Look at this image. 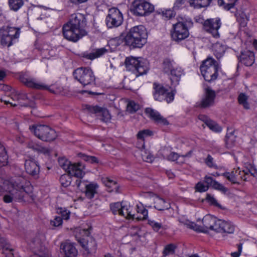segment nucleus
<instances>
[{"label":"nucleus","instance_id":"obj_22","mask_svg":"<svg viewBox=\"0 0 257 257\" xmlns=\"http://www.w3.org/2000/svg\"><path fill=\"white\" fill-rule=\"evenodd\" d=\"M27 147L38 153L48 155L50 152L49 149L44 147L34 141H30L27 143Z\"/></svg>","mask_w":257,"mask_h":257},{"label":"nucleus","instance_id":"obj_14","mask_svg":"<svg viewBox=\"0 0 257 257\" xmlns=\"http://www.w3.org/2000/svg\"><path fill=\"white\" fill-rule=\"evenodd\" d=\"M20 80L23 84L29 88L38 90L49 89V87L47 85L41 82L37 81L33 78L21 76Z\"/></svg>","mask_w":257,"mask_h":257},{"label":"nucleus","instance_id":"obj_29","mask_svg":"<svg viewBox=\"0 0 257 257\" xmlns=\"http://www.w3.org/2000/svg\"><path fill=\"white\" fill-rule=\"evenodd\" d=\"M0 35L1 36V44L3 46L8 47L12 45V42L14 39L9 36L7 32H5L3 29L0 30Z\"/></svg>","mask_w":257,"mask_h":257},{"label":"nucleus","instance_id":"obj_9","mask_svg":"<svg viewBox=\"0 0 257 257\" xmlns=\"http://www.w3.org/2000/svg\"><path fill=\"white\" fill-rule=\"evenodd\" d=\"M154 10V6L145 0H135L132 4L131 11L138 16L150 14Z\"/></svg>","mask_w":257,"mask_h":257},{"label":"nucleus","instance_id":"obj_28","mask_svg":"<svg viewBox=\"0 0 257 257\" xmlns=\"http://www.w3.org/2000/svg\"><path fill=\"white\" fill-rule=\"evenodd\" d=\"M103 183L107 187L108 192H119V187L115 181L108 178H105L103 180Z\"/></svg>","mask_w":257,"mask_h":257},{"label":"nucleus","instance_id":"obj_52","mask_svg":"<svg viewBox=\"0 0 257 257\" xmlns=\"http://www.w3.org/2000/svg\"><path fill=\"white\" fill-rule=\"evenodd\" d=\"M148 224L151 226L153 230L155 231H158L162 227L161 223L156 222L154 220H149Z\"/></svg>","mask_w":257,"mask_h":257},{"label":"nucleus","instance_id":"obj_12","mask_svg":"<svg viewBox=\"0 0 257 257\" xmlns=\"http://www.w3.org/2000/svg\"><path fill=\"white\" fill-rule=\"evenodd\" d=\"M173 32L171 34L173 40L179 42L189 36V32L186 25L182 22H178L173 25Z\"/></svg>","mask_w":257,"mask_h":257},{"label":"nucleus","instance_id":"obj_25","mask_svg":"<svg viewBox=\"0 0 257 257\" xmlns=\"http://www.w3.org/2000/svg\"><path fill=\"white\" fill-rule=\"evenodd\" d=\"M192 152L190 151L185 155H179L175 152H171L167 157V159L170 161H176L178 164H183L185 162V157L191 156Z\"/></svg>","mask_w":257,"mask_h":257},{"label":"nucleus","instance_id":"obj_3","mask_svg":"<svg viewBox=\"0 0 257 257\" xmlns=\"http://www.w3.org/2000/svg\"><path fill=\"white\" fill-rule=\"evenodd\" d=\"M147 33L143 25L135 26L131 28L124 38L126 45L134 48H141L146 43Z\"/></svg>","mask_w":257,"mask_h":257},{"label":"nucleus","instance_id":"obj_41","mask_svg":"<svg viewBox=\"0 0 257 257\" xmlns=\"http://www.w3.org/2000/svg\"><path fill=\"white\" fill-rule=\"evenodd\" d=\"M248 96L244 93H240L238 97V101L240 104L242 105L244 108L248 109L250 108L249 104L247 102Z\"/></svg>","mask_w":257,"mask_h":257},{"label":"nucleus","instance_id":"obj_17","mask_svg":"<svg viewBox=\"0 0 257 257\" xmlns=\"http://www.w3.org/2000/svg\"><path fill=\"white\" fill-rule=\"evenodd\" d=\"M145 112L148 116L156 123L164 125L169 124L168 121L157 111L151 108H147Z\"/></svg>","mask_w":257,"mask_h":257},{"label":"nucleus","instance_id":"obj_18","mask_svg":"<svg viewBox=\"0 0 257 257\" xmlns=\"http://www.w3.org/2000/svg\"><path fill=\"white\" fill-rule=\"evenodd\" d=\"M60 250L64 254V257H75L77 254V250L75 247L68 240L61 243Z\"/></svg>","mask_w":257,"mask_h":257},{"label":"nucleus","instance_id":"obj_42","mask_svg":"<svg viewBox=\"0 0 257 257\" xmlns=\"http://www.w3.org/2000/svg\"><path fill=\"white\" fill-rule=\"evenodd\" d=\"M237 0H226V10L230 11L231 13H234L236 15L237 11L235 8V5Z\"/></svg>","mask_w":257,"mask_h":257},{"label":"nucleus","instance_id":"obj_43","mask_svg":"<svg viewBox=\"0 0 257 257\" xmlns=\"http://www.w3.org/2000/svg\"><path fill=\"white\" fill-rule=\"evenodd\" d=\"M139 109V105L134 101L128 102L126 106V110L128 112L132 113L136 112Z\"/></svg>","mask_w":257,"mask_h":257},{"label":"nucleus","instance_id":"obj_46","mask_svg":"<svg viewBox=\"0 0 257 257\" xmlns=\"http://www.w3.org/2000/svg\"><path fill=\"white\" fill-rule=\"evenodd\" d=\"M141 156L142 159L147 162L151 163L154 160V157L150 153L146 150H141Z\"/></svg>","mask_w":257,"mask_h":257},{"label":"nucleus","instance_id":"obj_56","mask_svg":"<svg viewBox=\"0 0 257 257\" xmlns=\"http://www.w3.org/2000/svg\"><path fill=\"white\" fill-rule=\"evenodd\" d=\"M126 211V218L129 219H136V214L133 212V208L129 206L128 208L125 209Z\"/></svg>","mask_w":257,"mask_h":257},{"label":"nucleus","instance_id":"obj_24","mask_svg":"<svg viewBox=\"0 0 257 257\" xmlns=\"http://www.w3.org/2000/svg\"><path fill=\"white\" fill-rule=\"evenodd\" d=\"M198 117L212 131L219 132L222 130V128L215 121L208 118L206 116L201 115Z\"/></svg>","mask_w":257,"mask_h":257},{"label":"nucleus","instance_id":"obj_8","mask_svg":"<svg viewBox=\"0 0 257 257\" xmlns=\"http://www.w3.org/2000/svg\"><path fill=\"white\" fill-rule=\"evenodd\" d=\"M73 75L83 86L95 84V77L92 70L88 68H79L73 72Z\"/></svg>","mask_w":257,"mask_h":257},{"label":"nucleus","instance_id":"obj_30","mask_svg":"<svg viewBox=\"0 0 257 257\" xmlns=\"http://www.w3.org/2000/svg\"><path fill=\"white\" fill-rule=\"evenodd\" d=\"M235 138L233 129L228 128L226 135V146L228 148L231 147L235 142Z\"/></svg>","mask_w":257,"mask_h":257},{"label":"nucleus","instance_id":"obj_47","mask_svg":"<svg viewBox=\"0 0 257 257\" xmlns=\"http://www.w3.org/2000/svg\"><path fill=\"white\" fill-rule=\"evenodd\" d=\"M60 181L63 186L67 187L70 184L71 178L69 174L63 175L60 177Z\"/></svg>","mask_w":257,"mask_h":257},{"label":"nucleus","instance_id":"obj_45","mask_svg":"<svg viewBox=\"0 0 257 257\" xmlns=\"http://www.w3.org/2000/svg\"><path fill=\"white\" fill-rule=\"evenodd\" d=\"M176 246L174 244H169L165 246L163 250V255L166 256L169 254H174L176 249Z\"/></svg>","mask_w":257,"mask_h":257},{"label":"nucleus","instance_id":"obj_62","mask_svg":"<svg viewBox=\"0 0 257 257\" xmlns=\"http://www.w3.org/2000/svg\"><path fill=\"white\" fill-rule=\"evenodd\" d=\"M151 133L152 132L149 130H143L138 133L137 134V138L139 139L143 140L144 139L145 135H150Z\"/></svg>","mask_w":257,"mask_h":257},{"label":"nucleus","instance_id":"obj_49","mask_svg":"<svg viewBox=\"0 0 257 257\" xmlns=\"http://www.w3.org/2000/svg\"><path fill=\"white\" fill-rule=\"evenodd\" d=\"M70 162L65 158H60L58 159V163L59 166L62 168L65 171L68 169L70 165Z\"/></svg>","mask_w":257,"mask_h":257},{"label":"nucleus","instance_id":"obj_23","mask_svg":"<svg viewBox=\"0 0 257 257\" xmlns=\"http://www.w3.org/2000/svg\"><path fill=\"white\" fill-rule=\"evenodd\" d=\"M183 73V71L180 67H176L169 73L170 78L172 85L175 86L178 84L181 76Z\"/></svg>","mask_w":257,"mask_h":257},{"label":"nucleus","instance_id":"obj_39","mask_svg":"<svg viewBox=\"0 0 257 257\" xmlns=\"http://www.w3.org/2000/svg\"><path fill=\"white\" fill-rule=\"evenodd\" d=\"M24 4V2L23 0H9V5L11 10L17 11Z\"/></svg>","mask_w":257,"mask_h":257},{"label":"nucleus","instance_id":"obj_4","mask_svg":"<svg viewBox=\"0 0 257 257\" xmlns=\"http://www.w3.org/2000/svg\"><path fill=\"white\" fill-rule=\"evenodd\" d=\"M218 69L217 61L211 57L203 61L200 66L202 76L205 81L209 82L216 79Z\"/></svg>","mask_w":257,"mask_h":257},{"label":"nucleus","instance_id":"obj_54","mask_svg":"<svg viewBox=\"0 0 257 257\" xmlns=\"http://www.w3.org/2000/svg\"><path fill=\"white\" fill-rule=\"evenodd\" d=\"M195 189L200 192H205L208 189V186L204 185L203 183L198 182L195 186Z\"/></svg>","mask_w":257,"mask_h":257},{"label":"nucleus","instance_id":"obj_26","mask_svg":"<svg viewBox=\"0 0 257 257\" xmlns=\"http://www.w3.org/2000/svg\"><path fill=\"white\" fill-rule=\"evenodd\" d=\"M85 193L86 197L89 199L94 197L95 194L97 193V189L98 185L97 183L90 182L88 184H85Z\"/></svg>","mask_w":257,"mask_h":257},{"label":"nucleus","instance_id":"obj_55","mask_svg":"<svg viewBox=\"0 0 257 257\" xmlns=\"http://www.w3.org/2000/svg\"><path fill=\"white\" fill-rule=\"evenodd\" d=\"M58 213L61 214L62 219L68 220L69 218L70 212L67 210L60 208L58 210Z\"/></svg>","mask_w":257,"mask_h":257},{"label":"nucleus","instance_id":"obj_48","mask_svg":"<svg viewBox=\"0 0 257 257\" xmlns=\"http://www.w3.org/2000/svg\"><path fill=\"white\" fill-rule=\"evenodd\" d=\"M236 19L241 26L244 27L246 26L248 18L244 13L240 14L239 16L237 17Z\"/></svg>","mask_w":257,"mask_h":257},{"label":"nucleus","instance_id":"obj_16","mask_svg":"<svg viewBox=\"0 0 257 257\" xmlns=\"http://www.w3.org/2000/svg\"><path fill=\"white\" fill-rule=\"evenodd\" d=\"M84 168V165L81 163H70V165L69 166L66 172H67L70 176L81 178L85 175V172L83 171Z\"/></svg>","mask_w":257,"mask_h":257},{"label":"nucleus","instance_id":"obj_33","mask_svg":"<svg viewBox=\"0 0 257 257\" xmlns=\"http://www.w3.org/2000/svg\"><path fill=\"white\" fill-rule=\"evenodd\" d=\"M211 0H190V5L194 8H200L207 7Z\"/></svg>","mask_w":257,"mask_h":257},{"label":"nucleus","instance_id":"obj_34","mask_svg":"<svg viewBox=\"0 0 257 257\" xmlns=\"http://www.w3.org/2000/svg\"><path fill=\"white\" fill-rule=\"evenodd\" d=\"M5 32H7L9 36L14 40L17 39L20 35V30L18 28L11 27H7L6 29H3Z\"/></svg>","mask_w":257,"mask_h":257},{"label":"nucleus","instance_id":"obj_40","mask_svg":"<svg viewBox=\"0 0 257 257\" xmlns=\"http://www.w3.org/2000/svg\"><path fill=\"white\" fill-rule=\"evenodd\" d=\"M163 71L165 73H169L176 67L173 65V62L169 59H165L163 63Z\"/></svg>","mask_w":257,"mask_h":257},{"label":"nucleus","instance_id":"obj_6","mask_svg":"<svg viewBox=\"0 0 257 257\" xmlns=\"http://www.w3.org/2000/svg\"><path fill=\"white\" fill-rule=\"evenodd\" d=\"M125 65L127 70L132 71L137 77L146 74L149 69L147 61L142 58L127 57Z\"/></svg>","mask_w":257,"mask_h":257},{"label":"nucleus","instance_id":"obj_51","mask_svg":"<svg viewBox=\"0 0 257 257\" xmlns=\"http://www.w3.org/2000/svg\"><path fill=\"white\" fill-rule=\"evenodd\" d=\"M12 251L13 249L10 248V245L8 243L4 245L3 253L6 257H14Z\"/></svg>","mask_w":257,"mask_h":257},{"label":"nucleus","instance_id":"obj_61","mask_svg":"<svg viewBox=\"0 0 257 257\" xmlns=\"http://www.w3.org/2000/svg\"><path fill=\"white\" fill-rule=\"evenodd\" d=\"M44 238V236L43 235H39L34 238L33 242L37 246L40 245L42 243V241Z\"/></svg>","mask_w":257,"mask_h":257},{"label":"nucleus","instance_id":"obj_36","mask_svg":"<svg viewBox=\"0 0 257 257\" xmlns=\"http://www.w3.org/2000/svg\"><path fill=\"white\" fill-rule=\"evenodd\" d=\"M110 208L114 214H118L121 215H125L123 210L124 207H122L121 205L118 203H115L110 205Z\"/></svg>","mask_w":257,"mask_h":257},{"label":"nucleus","instance_id":"obj_15","mask_svg":"<svg viewBox=\"0 0 257 257\" xmlns=\"http://www.w3.org/2000/svg\"><path fill=\"white\" fill-rule=\"evenodd\" d=\"M25 168L26 172L30 175L36 179L39 177L40 167L37 163L33 159L26 160Z\"/></svg>","mask_w":257,"mask_h":257},{"label":"nucleus","instance_id":"obj_59","mask_svg":"<svg viewBox=\"0 0 257 257\" xmlns=\"http://www.w3.org/2000/svg\"><path fill=\"white\" fill-rule=\"evenodd\" d=\"M86 109L91 113H97L101 110V107L98 106H86Z\"/></svg>","mask_w":257,"mask_h":257},{"label":"nucleus","instance_id":"obj_50","mask_svg":"<svg viewBox=\"0 0 257 257\" xmlns=\"http://www.w3.org/2000/svg\"><path fill=\"white\" fill-rule=\"evenodd\" d=\"M205 200L209 204L221 208L220 204L217 203L216 200L211 194H207Z\"/></svg>","mask_w":257,"mask_h":257},{"label":"nucleus","instance_id":"obj_57","mask_svg":"<svg viewBox=\"0 0 257 257\" xmlns=\"http://www.w3.org/2000/svg\"><path fill=\"white\" fill-rule=\"evenodd\" d=\"M235 227L230 221H226V233H233L234 231Z\"/></svg>","mask_w":257,"mask_h":257},{"label":"nucleus","instance_id":"obj_38","mask_svg":"<svg viewBox=\"0 0 257 257\" xmlns=\"http://www.w3.org/2000/svg\"><path fill=\"white\" fill-rule=\"evenodd\" d=\"M148 216V210L143 207L137 205L136 219L138 220L146 219Z\"/></svg>","mask_w":257,"mask_h":257},{"label":"nucleus","instance_id":"obj_11","mask_svg":"<svg viewBox=\"0 0 257 257\" xmlns=\"http://www.w3.org/2000/svg\"><path fill=\"white\" fill-rule=\"evenodd\" d=\"M154 96L156 100L161 101L163 99L169 103L173 100L174 93L173 91L168 92L162 85L155 83L154 84Z\"/></svg>","mask_w":257,"mask_h":257},{"label":"nucleus","instance_id":"obj_2","mask_svg":"<svg viewBox=\"0 0 257 257\" xmlns=\"http://www.w3.org/2000/svg\"><path fill=\"white\" fill-rule=\"evenodd\" d=\"M86 26L84 15L77 13L71 15L68 22L63 27L64 37L67 40L73 42L77 41L86 35L84 28Z\"/></svg>","mask_w":257,"mask_h":257},{"label":"nucleus","instance_id":"obj_13","mask_svg":"<svg viewBox=\"0 0 257 257\" xmlns=\"http://www.w3.org/2000/svg\"><path fill=\"white\" fill-rule=\"evenodd\" d=\"M221 23L219 19H210L204 21L203 24V29L211 33L214 37H218V30L220 28Z\"/></svg>","mask_w":257,"mask_h":257},{"label":"nucleus","instance_id":"obj_58","mask_svg":"<svg viewBox=\"0 0 257 257\" xmlns=\"http://www.w3.org/2000/svg\"><path fill=\"white\" fill-rule=\"evenodd\" d=\"M188 226L191 228L192 229L195 231H198V232H202L205 231V230H203L201 228V226H199L197 225L196 223L194 222H189L187 224Z\"/></svg>","mask_w":257,"mask_h":257},{"label":"nucleus","instance_id":"obj_31","mask_svg":"<svg viewBox=\"0 0 257 257\" xmlns=\"http://www.w3.org/2000/svg\"><path fill=\"white\" fill-rule=\"evenodd\" d=\"M82 246L88 252H94L96 249V243L93 238H90L85 243L82 244Z\"/></svg>","mask_w":257,"mask_h":257},{"label":"nucleus","instance_id":"obj_53","mask_svg":"<svg viewBox=\"0 0 257 257\" xmlns=\"http://www.w3.org/2000/svg\"><path fill=\"white\" fill-rule=\"evenodd\" d=\"M205 163L210 168H214L217 169V166L213 163V158L210 155H208L207 158L205 159Z\"/></svg>","mask_w":257,"mask_h":257},{"label":"nucleus","instance_id":"obj_35","mask_svg":"<svg viewBox=\"0 0 257 257\" xmlns=\"http://www.w3.org/2000/svg\"><path fill=\"white\" fill-rule=\"evenodd\" d=\"M106 50L104 48L97 49L95 52L89 54H84V57L90 60H93L96 58L100 57L106 52Z\"/></svg>","mask_w":257,"mask_h":257},{"label":"nucleus","instance_id":"obj_32","mask_svg":"<svg viewBox=\"0 0 257 257\" xmlns=\"http://www.w3.org/2000/svg\"><path fill=\"white\" fill-rule=\"evenodd\" d=\"M8 163V156L4 146L0 143V166L7 165Z\"/></svg>","mask_w":257,"mask_h":257},{"label":"nucleus","instance_id":"obj_19","mask_svg":"<svg viewBox=\"0 0 257 257\" xmlns=\"http://www.w3.org/2000/svg\"><path fill=\"white\" fill-rule=\"evenodd\" d=\"M205 96L202 99L200 106L203 108L208 107L212 105L214 102V99L215 96V92L209 87L205 89Z\"/></svg>","mask_w":257,"mask_h":257},{"label":"nucleus","instance_id":"obj_60","mask_svg":"<svg viewBox=\"0 0 257 257\" xmlns=\"http://www.w3.org/2000/svg\"><path fill=\"white\" fill-rule=\"evenodd\" d=\"M62 217L56 216L53 220L51 221V224L52 225L56 227L59 226L62 224Z\"/></svg>","mask_w":257,"mask_h":257},{"label":"nucleus","instance_id":"obj_10","mask_svg":"<svg viewBox=\"0 0 257 257\" xmlns=\"http://www.w3.org/2000/svg\"><path fill=\"white\" fill-rule=\"evenodd\" d=\"M122 22V15L118 9L112 8L109 10L108 14L106 18V24L109 28L117 27Z\"/></svg>","mask_w":257,"mask_h":257},{"label":"nucleus","instance_id":"obj_7","mask_svg":"<svg viewBox=\"0 0 257 257\" xmlns=\"http://www.w3.org/2000/svg\"><path fill=\"white\" fill-rule=\"evenodd\" d=\"M29 128L36 137L43 141H53L57 137L55 131L47 125H34L30 126Z\"/></svg>","mask_w":257,"mask_h":257},{"label":"nucleus","instance_id":"obj_44","mask_svg":"<svg viewBox=\"0 0 257 257\" xmlns=\"http://www.w3.org/2000/svg\"><path fill=\"white\" fill-rule=\"evenodd\" d=\"M99 113L101 114V119L103 121L107 122L109 121L111 119V115L107 109L101 107V110Z\"/></svg>","mask_w":257,"mask_h":257},{"label":"nucleus","instance_id":"obj_1","mask_svg":"<svg viewBox=\"0 0 257 257\" xmlns=\"http://www.w3.org/2000/svg\"><path fill=\"white\" fill-rule=\"evenodd\" d=\"M29 185L30 182L22 176L17 177L12 182L0 178V193H6L3 197L4 201L9 203L22 200L28 192Z\"/></svg>","mask_w":257,"mask_h":257},{"label":"nucleus","instance_id":"obj_21","mask_svg":"<svg viewBox=\"0 0 257 257\" xmlns=\"http://www.w3.org/2000/svg\"><path fill=\"white\" fill-rule=\"evenodd\" d=\"M216 218L211 215H206L202 219L203 226L201 228L203 230H205L202 232L206 233L208 232V229L211 230L213 228V225H214Z\"/></svg>","mask_w":257,"mask_h":257},{"label":"nucleus","instance_id":"obj_63","mask_svg":"<svg viewBox=\"0 0 257 257\" xmlns=\"http://www.w3.org/2000/svg\"><path fill=\"white\" fill-rule=\"evenodd\" d=\"M242 244L240 243L238 244V251L232 252L231 255L232 257H239L241 254L242 251Z\"/></svg>","mask_w":257,"mask_h":257},{"label":"nucleus","instance_id":"obj_27","mask_svg":"<svg viewBox=\"0 0 257 257\" xmlns=\"http://www.w3.org/2000/svg\"><path fill=\"white\" fill-rule=\"evenodd\" d=\"M155 203V208L158 210H164L168 209L170 207V204L169 202L165 201L163 198L156 196L154 199Z\"/></svg>","mask_w":257,"mask_h":257},{"label":"nucleus","instance_id":"obj_5","mask_svg":"<svg viewBox=\"0 0 257 257\" xmlns=\"http://www.w3.org/2000/svg\"><path fill=\"white\" fill-rule=\"evenodd\" d=\"M255 177L257 170L255 166L251 164L246 165L245 169L242 171L239 168L234 169L230 173L226 174V178L232 184L239 183L240 181H246L249 175Z\"/></svg>","mask_w":257,"mask_h":257},{"label":"nucleus","instance_id":"obj_37","mask_svg":"<svg viewBox=\"0 0 257 257\" xmlns=\"http://www.w3.org/2000/svg\"><path fill=\"white\" fill-rule=\"evenodd\" d=\"M225 227V222L224 220L220 219H217L215 222L214 225H213L212 230H214L218 232H224Z\"/></svg>","mask_w":257,"mask_h":257},{"label":"nucleus","instance_id":"obj_64","mask_svg":"<svg viewBox=\"0 0 257 257\" xmlns=\"http://www.w3.org/2000/svg\"><path fill=\"white\" fill-rule=\"evenodd\" d=\"M214 180L212 179V177L206 176L204 178V182L206 184V186H208V187L209 186H212L213 182H214Z\"/></svg>","mask_w":257,"mask_h":257},{"label":"nucleus","instance_id":"obj_20","mask_svg":"<svg viewBox=\"0 0 257 257\" xmlns=\"http://www.w3.org/2000/svg\"><path fill=\"white\" fill-rule=\"evenodd\" d=\"M240 61L247 66H250L254 62V56L252 51L244 49L240 55Z\"/></svg>","mask_w":257,"mask_h":257}]
</instances>
